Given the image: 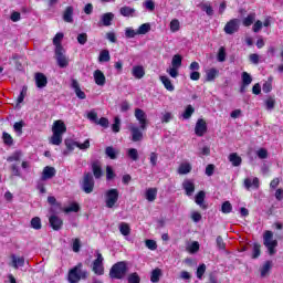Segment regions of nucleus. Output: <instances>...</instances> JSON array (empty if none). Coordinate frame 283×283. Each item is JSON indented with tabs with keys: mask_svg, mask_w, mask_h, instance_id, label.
Wrapping results in <instances>:
<instances>
[{
	"mask_svg": "<svg viewBox=\"0 0 283 283\" xmlns=\"http://www.w3.org/2000/svg\"><path fill=\"white\" fill-rule=\"evenodd\" d=\"M262 245L260 243H253L252 248V259L258 260V256L261 255Z\"/></svg>",
	"mask_w": 283,
	"mask_h": 283,
	"instance_id": "nucleus-41",
	"label": "nucleus"
},
{
	"mask_svg": "<svg viewBox=\"0 0 283 283\" xmlns=\"http://www.w3.org/2000/svg\"><path fill=\"white\" fill-rule=\"evenodd\" d=\"M84 193H92L94 191V176L92 172H85L81 184Z\"/></svg>",
	"mask_w": 283,
	"mask_h": 283,
	"instance_id": "nucleus-5",
	"label": "nucleus"
},
{
	"mask_svg": "<svg viewBox=\"0 0 283 283\" xmlns=\"http://www.w3.org/2000/svg\"><path fill=\"white\" fill-rule=\"evenodd\" d=\"M81 209V207L78 206V203H72L70 207L64 209L65 213H77V211Z\"/></svg>",
	"mask_w": 283,
	"mask_h": 283,
	"instance_id": "nucleus-54",
	"label": "nucleus"
},
{
	"mask_svg": "<svg viewBox=\"0 0 283 283\" xmlns=\"http://www.w3.org/2000/svg\"><path fill=\"white\" fill-rule=\"evenodd\" d=\"M145 244L150 251H156L158 249V244L151 239L146 240Z\"/></svg>",
	"mask_w": 283,
	"mask_h": 283,
	"instance_id": "nucleus-56",
	"label": "nucleus"
},
{
	"mask_svg": "<svg viewBox=\"0 0 283 283\" xmlns=\"http://www.w3.org/2000/svg\"><path fill=\"white\" fill-rule=\"evenodd\" d=\"M31 227L32 229H35V231H39L42 227L41 224V218L35 217L31 220Z\"/></svg>",
	"mask_w": 283,
	"mask_h": 283,
	"instance_id": "nucleus-51",
	"label": "nucleus"
},
{
	"mask_svg": "<svg viewBox=\"0 0 283 283\" xmlns=\"http://www.w3.org/2000/svg\"><path fill=\"white\" fill-rule=\"evenodd\" d=\"M132 74L136 78L140 80L145 76V67H143L140 65L133 66Z\"/></svg>",
	"mask_w": 283,
	"mask_h": 283,
	"instance_id": "nucleus-25",
	"label": "nucleus"
},
{
	"mask_svg": "<svg viewBox=\"0 0 283 283\" xmlns=\"http://www.w3.org/2000/svg\"><path fill=\"white\" fill-rule=\"evenodd\" d=\"M136 34H138V31H135L132 28H126V30H125L126 39H134V36H136Z\"/></svg>",
	"mask_w": 283,
	"mask_h": 283,
	"instance_id": "nucleus-61",
	"label": "nucleus"
},
{
	"mask_svg": "<svg viewBox=\"0 0 283 283\" xmlns=\"http://www.w3.org/2000/svg\"><path fill=\"white\" fill-rule=\"evenodd\" d=\"M206 196V192L201 190L195 197L196 205H198L201 209H207V205H205Z\"/></svg>",
	"mask_w": 283,
	"mask_h": 283,
	"instance_id": "nucleus-22",
	"label": "nucleus"
},
{
	"mask_svg": "<svg viewBox=\"0 0 283 283\" xmlns=\"http://www.w3.org/2000/svg\"><path fill=\"white\" fill-rule=\"evenodd\" d=\"M135 118L138 120V123L140 125V129H143V132H145V129H147V114L145 113V111H143L140 108H136L135 109Z\"/></svg>",
	"mask_w": 283,
	"mask_h": 283,
	"instance_id": "nucleus-9",
	"label": "nucleus"
},
{
	"mask_svg": "<svg viewBox=\"0 0 283 283\" xmlns=\"http://www.w3.org/2000/svg\"><path fill=\"white\" fill-rule=\"evenodd\" d=\"M119 232L122 235H129V233H132V228H129L128 223L122 222L119 223Z\"/></svg>",
	"mask_w": 283,
	"mask_h": 283,
	"instance_id": "nucleus-40",
	"label": "nucleus"
},
{
	"mask_svg": "<svg viewBox=\"0 0 283 283\" xmlns=\"http://www.w3.org/2000/svg\"><path fill=\"white\" fill-rule=\"evenodd\" d=\"M217 61H219V63H224L227 61V49H224V46H221L219 49L217 54Z\"/></svg>",
	"mask_w": 283,
	"mask_h": 283,
	"instance_id": "nucleus-36",
	"label": "nucleus"
},
{
	"mask_svg": "<svg viewBox=\"0 0 283 283\" xmlns=\"http://www.w3.org/2000/svg\"><path fill=\"white\" fill-rule=\"evenodd\" d=\"M171 65H172V67H177L179 70V67L182 66V55H180V54L174 55Z\"/></svg>",
	"mask_w": 283,
	"mask_h": 283,
	"instance_id": "nucleus-39",
	"label": "nucleus"
},
{
	"mask_svg": "<svg viewBox=\"0 0 283 283\" xmlns=\"http://www.w3.org/2000/svg\"><path fill=\"white\" fill-rule=\"evenodd\" d=\"M55 176H56V169L52 166H46L42 171L41 180L42 181L52 180V178H54Z\"/></svg>",
	"mask_w": 283,
	"mask_h": 283,
	"instance_id": "nucleus-13",
	"label": "nucleus"
},
{
	"mask_svg": "<svg viewBox=\"0 0 283 283\" xmlns=\"http://www.w3.org/2000/svg\"><path fill=\"white\" fill-rule=\"evenodd\" d=\"M222 213H231L233 211V206L230 201H224L221 206Z\"/></svg>",
	"mask_w": 283,
	"mask_h": 283,
	"instance_id": "nucleus-45",
	"label": "nucleus"
},
{
	"mask_svg": "<svg viewBox=\"0 0 283 283\" xmlns=\"http://www.w3.org/2000/svg\"><path fill=\"white\" fill-rule=\"evenodd\" d=\"M158 193V190L156 188H149L146 190V200H148V202H154V200H156V196Z\"/></svg>",
	"mask_w": 283,
	"mask_h": 283,
	"instance_id": "nucleus-33",
	"label": "nucleus"
},
{
	"mask_svg": "<svg viewBox=\"0 0 283 283\" xmlns=\"http://www.w3.org/2000/svg\"><path fill=\"white\" fill-rule=\"evenodd\" d=\"M61 41H63V33H56L53 38V44L55 45V50L57 48H63V45H61Z\"/></svg>",
	"mask_w": 283,
	"mask_h": 283,
	"instance_id": "nucleus-48",
	"label": "nucleus"
},
{
	"mask_svg": "<svg viewBox=\"0 0 283 283\" xmlns=\"http://www.w3.org/2000/svg\"><path fill=\"white\" fill-rule=\"evenodd\" d=\"M103 254H101L99 251H96V260L93 262V272L96 275H103L104 269H103Z\"/></svg>",
	"mask_w": 283,
	"mask_h": 283,
	"instance_id": "nucleus-7",
	"label": "nucleus"
},
{
	"mask_svg": "<svg viewBox=\"0 0 283 283\" xmlns=\"http://www.w3.org/2000/svg\"><path fill=\"white\" fill-rule=\"evenodd\" d=\"M101 21H102L103 25H105L106 28L112 25V22L114 21V13L107 12V13L102 14Z\"/></svg>",
	"mask_w": 283,
	"mask_h": 283,
	"instance_id": "nucleus-24",
	"label": "nucleus"
},
{
	"mask_svg": "<svg viewBox=\"0 0 283 283\" xmlns=\"http://www.w3.org/2000/svg\"><path fill=\"white\" fill-rule=\"evenodd\" d=\"M25 96H28V86H23L21 92H20V95L18 96V105L23 103Z\"/></svg>",
	"mask_w": 283,
	"mask_h": 283,
	"instance_id": "nucleus-53",
	"label": "nucleus"
},
{
	"mask_svg": "<svg viewBox=\"0 0 283 283\" xmlns=\"http://www.w3.org/2000/svg\"><path fill=\"white\" fill-rule=\"evenodd\" d=\"M193 112H195V109L191 107V105H188L187 108H186V111L184 112L182 117H184L185 119H189V118H191Z\"/></svg>",
	"mask_w": 283,
	"mask_h": 283,
	"instance_id": "nucleus-62",
	"label": "nucleus"
},
{
	"mask_svg": "<svg viewBox=\"0 0 283 283\" xmlns=\"http://www.w3.org/2000/svg\"><path fill=\"white\" fill-rule=\"evenodd\" d=\"M71 87L74 90L75 95L81 101H85L87 98V95H85V92L81 90V84H78V81L76 78H71Z\"/></svg>",
	"mask_w": 283,
	"mask_h": 283,
	"instance_id": "nucleus-11",
	"label": "nucleus"
},
{
	"mask_svg": "<svg viewBox=\"0 0 283 283\" xmlns=\"http://www.w3.org/2000/svg\"><path fill=\"white\" fill-rule=\"evenodd\" d=\"M159 78L168 92H174V90H176V87L174 86V84L171 83V80H169V77L161 75Z\"/></svg>",
	"mask_w": 283,
	"mask_h": 283,
	"instance_id": "nucleus-27",
	"label": "nucleus"
},
{
	"mask_svg": "<svg viewBox=\"0 0 283 283\" xmlns=\"http://www.w3.org/2000/svg\"><path fill=\"white\" fill-rule=\"evenodd\" d=\"M67 132V127L63 120H55L52 126V133L63 136Z\"/></svg>",
	"mask_w": 283,
	"mask_h": 283,
	"instance_id": "nucleus-12",
	"label": "nucleus"
},
{
	"mask_svg": "<svg viewBox=\"0 0 283 283\" xmlns=\"http://www.w3.org/2000/svg\"><path fill=\"white\" fill-rule=\"evenodd\" d=\"M272 263L271 261H266L261 268V277H266L271 271Z\"/></svg>",
	"mask_w": 283,
	"mask_h": 283,
	"instance_id": "nucleus-38",
	"label": "nucleus"
},
{
	"mask_svg": "<svg viewBox=\"0 0 283 283\" xmlns=\"http://www.w3.org/2000/svg\"><path fill=\"white\" fill-rule=\"evenodd\" d=\"M119 14H122V17H135L136 9L124 6L119 9Z\"/></svg>",
	"mask_w": 283,
	"mask_h": 283,
	"instance_id": "nucleus-23",
	"label": "nucleus"
},
{
	"mask_svg": "<svg viewBox=\"0 0 283 283\" xmlns=\"http://www.w3.org/2000/svg\"><path fill=\"white\" fill-rule=\"evenodd\" d=\"M190 172H191V164L185 163V164H181L178 168V174L180 176H185V175L190 174Z\"/></svg>",
	"mask_w": 283,
	"mask_h": 283,
	"instance_id": "nucleus-34",
	"label": "nucleus"
},
{
	"mask_svg": "<svg viewBox=\"0 0 283 283\" xmlns=\"http://www.w3.org/2000/svg\"><path fill=\"white\" fill-rule=\"evenodd\" d=\"M118 189L112 188L105 192V203L107 209H114L115 205L118 202Z\"/></svg>",
	"mask_w": 283,
	"mask_h": 283,
	"instance_id": "nucleus-4",
	"label": "nucleus"
},
{
	"mask_svg": "<svg viewBox=\"0 0 283 283\" xmlns=\"http://www.w3.org/2000/svg\"><path fill=\"white\" fill-rule=\"evenodd\" d=\"M105 154L108 158H111V160H116L119 151L116 150L113 146H108L105 149Z\"/></svg>",
	"mask_w": 283,
	"mask_h": 283,
	"instance_id": "nucleus-31",
	"label": "nucleus"
},
{
	"mask_svg": "<svg viewBox=\"0 0 283 283\" xmlns=\"http://www.w3.org/2000/svg\"><path fill=\"white\" fill-rule=\"evenodd\" d=\"M160 277H163V270L157 268L151 271L150 282L158 283V282H160Z\"/></svg>",
	"mask_w": 283,
	"mask_h": 283,
	"instance_id": "nucleus-28",
	"label": "nucleus"
},
{
	"mask_svg": "<svg viewBox=\"0 0 283 283\" xmlns=\"http://www.w3.org/2000/svg\"><path fill=\"white\" fill-rule=\"evenodd\" d=\"M265 107H266V109H275V98L268 97L265 99Z\"/></svg>",
	"mask_w": 283,
	"mask_h": 283,
	"instance_id": "nucleus-60",
	"label": "nucleus"
},
{
	"mask_svg": "<svg viewBox=\"0 0 283 283\" xmlns=\"http://www.w3.org/2000/svg\"><path fill=\"white\" fill-rule=\"evenodd\" d=\"M92 171H93L94 178H96L97 180L99 178H103V168L101 166V161L96 160L92 163Z\"/></svg>",
	"mask_w": 283,
	"mask_h": 283,
	"instance_id": "nucleus-20",
	"label": "nucleus"
},
{
	"mask_svg": "<svg viewBox=\"0 0 283 283\" xmlns=\"http://www.w3.org/2000/svg\"><path fill=\"white\" fill-rule=\"evenodd\" d=\"M254 22H255V13H250L247 18L243 19L242 24L244 25V28H249L253 25Z\"/></svg>",
	"mask_w": 283,
	"mask_h": 283,
	"instance_id": "nucleus-35",
	"label": "nucleus"
},
{
	"mask_svg": "<svg viewBox=\"0 0 283 283\" xmlns=\"http://www.w3.org/2000/svg\"><path fill=\"white\" fill-rule=\"evenodd\" d=\"M149 30H151V25L149 23H144L138 28L137 34H147Z\"/></svg>",
	"mask_w": 283,
	"mask_h": 283,
	"instance_id": "nucleus-49",
	"label": "nucleus"
},
{
	"mask_svg": "<svg viewBox=\"0 0 283 283\" xmlns=\"http://www.w3.org/2000/svg\"><path fill=\"white\" fill-rule=\"evenodd\" d=\"M36 87L43 90V87L48 86V76L43 73H35L34 75Z\"/></svg>",
	"mask_w": 283,
	"mask_h": 283,
	"instance_id": "nucleus-18",
	"label": "nucleus"
},
{
	"mask_svg": "<svg viewBox=\"0 0 283 283\" xmlns=\"http://www.w3.org/2000/svg\"><path fill=\"white\" fill-rule=\"evenodd\" d=\"M127 156L128 158H130V160H134V161L138 160V149L129 148L127 150Z\"/></svg>",
	"mask_w": 283,
	"mask_h": 283,
	"instance_id": "nucleus-46",
	"label": "nucleus"
},
{
	"mask_svg": "<svg viewBox=\"0 0 283 283\" xmlns=\"http://www.w3.org/2000/svg\"><path fill=\"white\" fill-rule=\"evenodd\" d=\"M128 283H140V276L138 273L134 272L128 275Z\"/></svg>",
	"mask_w": 283,
	"mask_h": 283,
	"instance_id": "nucleus-59",
	"label": "nucleus"
},
{
	"mask_svg": "<svg viewBox=\"0 0 283 283\" xmlns=\"http://www.w3.org/2000/svg\"><path fill=\"white\" fill-rule=\"evenodd\" d=\"M243 185L248 191L252 189H260V179L258 177H254L253 179L251 178H245L243 181Z\"/></svg>",
	"mask_w": 283,
	"mask_h": 283,
	"instance_id": "nucleus-17",
	"label": "nucleus"
},
{
	"mask_svg": "<svg viewBox=\"0 0 283 283\" xmlns=\"http://www.w3.org/2000/svg\"><path fill=\"white\" fill-rule=\"evenodd\" d=\"M201 10L208 14V17H213V8L209 4H202Z\"/></svg>",
	"mask_w": 283,
	"mask_h": 283,
	"instance_id": "nucleus-63",
	"label": "nucleus"
},
{
	"mask_svg": "<svg viewBox=\"0 0 283 283\" xmlns=\"http://www.w3.org/2000/svg\"><path fill=\"white\" fill-rule=\"evenodd\" d=\"M207 132V122L205 119H198L195 126V134L199 137L205 136Z\"/></svg>",
	"mask_w": 283,
	"mask_h": 283,
	"instance_id": "nucleus-15",
	"label": "nucleus"
},
{
	"mask_svg": "<svg viewBox=\"0 0 283 283\" xmlns=\"http://www.w3.org/2000/svg\"><path fill=\"white\" fill-rule=\"evenodd\" d=\"M77 42L80 45H85L87 43V33H80L77 35Z\"/></svg>",
	"mask_w": 283,
	"mask_h": 283,
	"instance_id": "nucleus-64",
	"label": "nucleus"
},
{
	"mask_svg": "<svg viewBox=\"0 0 283 283\" xmlns=\"http://www.w3.org/2000/svg\"><path fill=\"white\" fill-rule=\"evenodd\" d=\"M182 187L186 191V195L193 196V191H196V185H193V181L187 179L182 182Z\"/></svg>",
	"mask_w": 283,
	"mask_h": 283,
	"instance_id": "nucleus-21",
	"label": "nucleus"
},
{
	"mask_svg": "<svg viewBox=\"0 0 283 283\" xmlns=\"http://www.w3.org/2000/svg\"><path fill=\"white\" fill-rule=\"evenodd\" d=\"M229 160L233 167H240L242 165V157H240L238 153L230 154Z\"/></svg>",
	"mask_w": 283,
	"mask_h": 283,
	"instance_id": "nucleus-26",
	"label": "nucleus"
},
{
	"mask_svg": "<svg viewBox=\"0 0 283 283\" xmlns=\"http://www.w3.org/2000/svg\"><path fill=\"white\" fill-rule=\"evenodd\" d=\"M48 202H49V205L52 206L51 207V213H56V209H61V203H59L56 201L55 197H52V196L48 197Z\"/></svg>",
	"mask_w": 283,
	"mask_h": 283,
	"instance_id": "nucleus-30",
	"label": "nucleus"
},
{
	"mask_svg": "<svg viewBox=\"0 0 283 283\" xmlns=\"http://www.w3.org/2000/svg\"><path fill=\"white\" fill-rule=\"evenodd\" d=\"M263 244L268 249L269 255H275L277 253V250H275L277 240L273 239V232L271 230H266L263 233Z\"/></svg>",
	"mask_w": 283,
	"mask_h": 283,
	"instance_id": "nucleus-2",
	"label": "nucleus"
},
{
	"mask_svg": "<svg viewBox=\"0 0 283 283\" xmlns=\"http://www.w3.org/2000/svg\"><path fill=\"white\" fill-rule=\"evenodd\" d=\"M83 264H78L69 272V282L70 283H78L81 280H85L87 277V272L81 270Z\"/></svg>",
	"mask_w": 283,
	"mask_h": 283,
	"instance_id": "nucleus-3",
	"label": "nucleus"
},
{
	"mask_svg": "<svg viewBox=\"0 0 283 283\" xmlns=\"http://www.w3.org/2000/svg\"><path fill=\"white\" fill-rule=\"evenodd\" d=\"M62 19L65 23H74V7H66L62 14Z\"/></svg>",
	"mask_w": 283,
	"mask_h": 283,
	"instance_id": "nucleus-16",
	"label": "nucleus"
},
{
	"mask_svg": "<svg viewBox=\"0 0 283 283\" xmlns=\"http://www.w3.org/2000/svg\"><path fill=\"white\" fill-rule=\"evenodd\" d=\"M49 222H50V226L52 227L53 231H61V229L63 227V219L53 214L49 218Z\"/></svg>",
	"mask_w": 283,
	"mask_h": 283,
	"instance_id": "nucleus-14",
	"label": "nucleus"
},
{
	"mask_svg": "<svg viewBox=\"0 0 283 283\" xmlns=\"http://www.w3.org/2000/svg\"><path fill=\"white\" fill-rule=\"evenodd\" d=\"M128 129L132 134L133 143H140V140H143V130H140V128H138V126L130 124Z\"/></svg>",
	"mask_w": 283,
	"mask_h": 283,
	"instance_id": "nucleus-10",
	"label": "nucleus"
},
{
	"mask_svg": "<svg viewBox=\"0 0 283 283\" xmlns=\"http://www.w3.org/2000/svg\"><path fill=\"white\" fill-rule=\"evenodd\" d=\"M95 125H99L101 127L107 129V127H109V119H107V117H101L99 119H97Z\"/></svg>",
	"mask_w": 283,
	"mask_h": 283,
	"instance_id": "nucleus-57",
	"label": "nucleus"
},
{
	"mask_svg": "<svg viewBox=\"0 0 283 283\" xmlns=\"http://www.w3.org/2000/svg\"><path fill=\"white\" fill-rule=\"evenodd\" d=\"M86 118H88V120H91V123H98V114L96 113V111H91L87 113Z\"/></svg>",
	"mask_w": 283,
	"mask_h": 283,
	"instance_id": "nucleus-50",
	"label": "nucleus"
},
{
	"mask_svg": "<svg viewBox=\"0 0 283 283\" xmlns=\"http://www.w3.org/2000/svg\"><path fill=\"white\" fill-rule=\"evenodd\" d=\"M21 156H23V153H21V150H17L15 153H13L11 156H9L7 158L8 163H17L19 160H21Z\"/></svg>",
	"mask_w": 283,
	"mask_h": 283,
	"instance_id": "nucleus-43",
	"label": "nucleus"
},
{
	"mask_svg": "<svg viewBox=\"0 0 283 283\" xmlns=\"http://www.w3.org/2000/svg\"><path fill=\"white\" fill-rule=\"evenodd\" d=\"M55 59L59 67H67V65H70V61L67 60V56H65V49H63V46H57L55 49Z\"/></svg>",
	"mask_w": 283,
	"mask_h": 283,
	"instance_id": "nucleus-6",
	"label": "nucleus"
},
{
	"mask_svg": "<svg viewBox=\"0 0 283 283\" xmlns=\"http://www.w3.org/2000/svg\"><path fill=\"white\" fill-rule=\"evenodd\" d=\"M218 74H219L218 69H210L206 73V81H208V82L214 81L216 76H218Z\"/></svg>",
	"mask_w": 283,
	"mask_h": 283,
	"instance_id": "nucleus-37",
	"label": "nucleus"
},
{
	"mask_svg": "<svg viewBox=\"0 0 283 283\" xmlns=\"http://www.w3.org/2000/svg\"><path fill=\"white\" fill-rule=\"evenodd\" d=\"M51 145H61L63 143V135H59L53 133L52 137L50 138Z\"/></svg>",
	"mask_w": 283,
	"mask_h": 283,
	"instance_id": "nucleus-42",
	"label": "nucleus"
},
{
	"mask_svg": "<svg viewBox=\"0 0 283 283\" xmlns=\"http://www.w3.org/2000/svg\"><path fill=\"white\" fill-rule=\"evenodd\" d=\"M93 76H94V81H95L96 85H98L99 87H103V85H105L106 77H105V74L103 73V71H101V70L94 71Z\"/></svg>",
	"mask_w": 283,
	"mask_h": 283,
	"instance_id": "nucleus-19",
	"label": "nucleus"
},
{
	"mask_svg": "<svg viewBox=\"0 0 283 283\" xmlns=\"http://www.w3.org/2000/svg\"><path fill=\"white\" fill-rule=\"evenodd\" d=\"M180 30V21L178 19H174L170 22V32H178Z\"/></svg>",
	"mask_w": 283,
	"mask_h": 283,
	"instance_id": "nucleus-52",
	"label": "nucleus"
},
{
	"mask_svg": "<svg viewBox=\"0 0 283 283\" xmlns=\"http://www.w3.org/2000/svg\"><path fill=\"white\" fill-rule=\"evenodd\" d=\"M241 78L243 85H251V83H253V77H251V74L248 72H243Z\"/></svg>",
	"mask_w": 283,
	"mask_h": 283,
	"instance_id": "nucleus-44",
	"label": "nucleus"
},
{
	"mask_svg": "<svg viewBox=\"0 0 283 283\" xmlns=\"http://www.w3.org/2000/svg\"><path fill=\"white\" fill-rule=\"evenodd\" d=\"M206 271H207V265L205 263H202L201 265L198 266V269H197L198 280H202V275H205Z\"/></svg>",
	"mask_w": 283,
	"mask_h": 283,
	"instance_id": "nucleus-55",
	"label": "nucleus"
},
{
	"mask_svg": "<svg viewBox=\"0 0 283 283\" xmlns=\"http://www.w3.org/2000/svg\"><path fill=\"white\" fill-rule=\"evenodd\" d=\"M112 130L114 134H118L120 132V117L116 116L114 118V124L112 125Z\"/></svg>",
	"mask_w": 283,
	"mask_h": 283,
	"instance_id": "nucleus-47",
	"label": "nucleus"
},
{
	"mask_svg": "<svg viewBox=\"0 0 283 283\" xmlns=\"http://www.w3.org/2000/svg\"><path fill=\"white\" fill-rule=\"evenodd\" d=\"M116 178V174H114V169L112 166L106 167V180H114Z\"/></svg>",
	"mask_w": 283,
	"mask_h": 283,
	"instance_id": "nucleus-58",
	"label": "nucleus"
},
{
	"mask_svg": "<svg viewBox=\"0 0 283 283\" xmlns=\"http://www.w3.org/2000/svg\"><path fill=\"white\" fill-rule=\"evenodd\" d=\"M127 275V263L125 261H120L115 263L109 271V277L112 280H123Z\"/></svg>",
	"mask_w": 283,
	"mask_h": 283,
	"instance_id": "nucleus-1",
	"label": "nucleus"
},
{
	"mask_svg": "<svg viewBox=\"0 0 283 283\" xmlns=\"http://www.w3.org/2000/svg\"><path fill=\"white\" fill-rule=\"evenodd\" d=\"M11 260L13 269H19V266H23L25 264V258L23 256L17 258V255L13 254Z\"/></svg>",
	"mask_w": 283,
	"mask_h": 283,
	"instance_id": "nucleus-29",
	"label": "nucleus"
},
{
	"mask_svg": "<svg viewBox=\"0 0 283 283\" xmlns=\"http://www.w3.org/2000/svg\"><path fill=\"white\" fill-rule=\"evenodd\" d=\"M111 59H112V56L109 55L108 50H102L99 52V56H98L99 63H109Z\"/></svg>",
	"mask_w": 283,
	"mask_h": 283,
	"instance_id": "nucleus-32",
	"label": "nucleus"
},
{
	"mask_svg": "<svg viewBox=\"0 0 283 283\" xmlns=\"http://www.w3.org/2000/svg\"><path fill=\"white\" fill-rule=\"evenodd\" d=\"M240 30V20L239 19H232L223 28V31L226 34H235Z\"/></svg>",
	"mask_w": 283,
	"mask_h": 283,
	"instance_id": "nucleus-8",
	"label": "nucleus"
}]
</instances>
